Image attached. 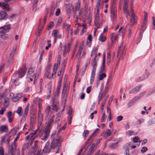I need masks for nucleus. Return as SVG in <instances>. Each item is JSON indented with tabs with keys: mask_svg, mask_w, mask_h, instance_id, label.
Wrapping results in <instances>:
<instances>
[{
	"mask_svg": "<svg viewBox=\"0 0 155 155\" xmlns=\"http://www.w3.org/2000/svg\"><path fill=\"white\" fill-rule=\"evenodd\" d=\"M3 9L7 11L9 10V8L8 4L6 3H3L2 5Z\"/></svg>",
	"mask_w": 155,
	"mask_h": 155,
	"instance_id": "28",
	"label": "nucleus"
},
{
	"mask_svg": "<svg viewBox=\"0 0 155 155\" xmlns=\"http://www.w3.org/2000/svg\"><path fill=\"white\" fill-rule=\"evenodd\" d=\"M6 33L0 31V37L4 40L6 39L8 37V35Z\"/></svg>",
	"mask_w": 155,
	"mask_h": 155,
	"instance_id": "20",
	"label": "nucleus"
},
{
	"mask_svg": "<svg viewBox=\"0 0 155 155\" xmlns=\"http://www.w3.org/2000/svg\"><path fill=\"white\" fill-rule=\"evenodd\" d=\"M89 131L88 130H86L84 131L83 133V136L84 138V139H86V138L87 136L89 134Z\"/></svg>",
	"mask_w": 155,
	"mask_h": 155,
	"instance_id": "46",
	"label": "nucleus"
},
{
	"mask_svg": "<svg viewBox=\"0 0 155 155\" xmlns=\"http://www.w3.org/2000/svg\"><path fill=\"white\" fill-rule=\"evenodd\" d=\"M28 144L27 143H25L23 144L22 148V154L23 155H24V151L25 150L26 148L28 147Z\"/></svg>",
	"mask_w": 155,
	"mask_h": 155,
	"instance_id": "37",
	"label": "nucleus"
},
{
	"mask_svg": "<svg viewBox=\"0 0 155 155\" xmlns=\"http://www.w3.org/2000/svg\"><path fill=\"white\" fill-rule=\"evenodd\" d=\"M55 66H56V65L55 64L54 65V68L53 70V73L52 74V77H53V76L54 77L56 74V72H57V66H56V67Z\"/></svg>",
	"mask_w": 155,
	"mask_h": 155,
	"instance_id": "41",
	"label": "nucleus"
},
{
	"mask_svg": "<svg viewBox=\"0 0 155 155\" xmlns=\"http://www.w3.org/2000/svg\"><path fill=\"white\" fill-rule=\"evenodd\" d=\"M66 9L67 13H70L71 10L73 11L74 13V15L75 14L74 13V7L71 4H68L66 6Z\"/></svg>",
	"mask_w": 155,
	"mask_h": 155,
	"instance_id": "11",
	"label": "nucleus"
},
{
	"mask_svg": "<svg viewBox=\"0 0 155 155\" xmlns=\"http://www.w3.org/2000/svg\"><path fill=\"white\" fill-rule=\"evenodd\" d=\"M97 48H96L94 49L93 50L91 54V56H92L94 54H95H95L97 53Z\"/></svg>",
	"mask_w": 155,
	"mask_h": 155,
	"instance_id": "52",
	"label": "nucleus"
},
{
	"mask_svg": "<svg viewBox=\"0 0 155 155\" xmlns=\"http://www.w3.org/2000/svg\"><path fill=\"white\" fill-rule=\"evenodd\" d=\"M68 94V92L66 91L64 92V93L63 92H62V95L61 97V100L62 102L64 103V105H65L66 104V101L67 100Z\"/></svg>",
	"mask_w": 155,
	"mask_h": 155,
	"instance_id": "12",
	"label": "nucleus"
},
{
	"mask_svg": "<svg viewBox=\"0 0 155 155\" xmlns=\"http://www.w3.org/2000/svg\"><path fill=\"white\" fill-rule=\"evenodd\" d=\"M17 49V45L15 46V47L12 49L11 53H10L9 56L12 57H13V56L16 52Z\"/></svg>",
	"mask_w": 155,
	"mask_h": 155,
	"instance_id": "32",
	"label": "nucleus"
},
{
	"mask_svg": "<svg viewBox=\"0 0 155 155\" xmlns=\"http://www.w3.org/2000/svg\"><path fill=\"white\" fill-rule=\"evenodd\" d=\"M48 143L47 142L44 147V149L43 150V152L46 153L48 152Z\"/></svg>",
	"mask_w": 155,
	"mask_h": 155,
	"instance_id": "35",
	"label": "nucleus"
},
{
	"mask_svg": "<svg viewBox=\"0 0 155 155\" xmlns=\"http://www.w3.org/2000/svg\"><path fill=\"white\" fill-rule=\"evenodd\" d=\"M95 71L92 70L90 79V83L91 84L93 82L95 77Z\"/></svg>",
	"mask_w": 155,
	"mask_h": 155,
	"instance_id": "25",
	"label": "nucleus"
},
{
	"mask_svg": "<svg viewBox=\"0 0 155 155\" xmlns=\"http://www.w3.org/2000/svg\"><path fill=\"white\" fill-rule=\"evenodd\" d=\"M4 151L2 148H0V155H4Z\"/></svg>",
	"mask_w": 155,
	"mask_h": 155,
	"instance_id": "62",
	"label": "nucleus"
},
{
	"mask_svg": "<svg viewBox=\"0 0 155 155\" xmlns=\"http://www.w3.org/2000/svg\"><path fill=\"white\" fill-rule=\"evenodd\" d=\"M91 86H90L88 87L86 89V91L87 94H89L91 90Z\"/></svg>",
	"mask_w": 155,
	"mask_h": 155,
	"instance_id": "63",
	"label": "nucleus"
},
{
	"mask_svg": "<svg viewBox=\"0 0 155 155\" xmlns=\"http://www.w3.org/2000/svg\"><path fill=\"white\" fill-rule=\"evenodd\" d=\"M60 13V10L59 8H58L56 12L55 15L56 16L59 15Z\"/></svg>",
	"mask_w": 155,
	"mask_h": 155,
	"instance_id": "59",
	"label": "nucleus"
},
{
	"mask_svg": "<svg viewBox=\"0 0 155 155\" xmlns=\"http://www.w3.org/2000/svg\"><path fill=\"white\" fill-rule=\"evenodd\" d=\"M139 139V138L138 137H135L133 138V141L134 142H138V140Z\"/></svg>",
	"mask_w": 155,
	"mask_h": 155,
	"instance_id": "58",
	"label": "nucleus"
},
{
	"mask_svg": "<svg viewBox=\"0 0 155 155\" xmlns=\"http://www.w3.org/2000/svg\"><path fill=\"white\" fill-rule=\"evenodd\" d=\"M11 26L10 24L4 25L0 28V29H2L0 31L5 33H7L9 31L11 28Z\"/></svg>",
	"mask_w": 155,
	"mask_h": 155,
	"instance_id": "9",
	"label": "nucleus"
},
{
	"mask_svg": "<svg viewBox=\"0 0 155 155\" xmlns=\"http://www.w3.org/2000/svg\"><path fill=\"white\" fill-rule=\"evenodd\" d=\"M123 43L120 44L118 51L117 57L119 56V59H121L123 60L124 57L125 55L126 51L124 49V47H123Z\"/></svg>",
	"mask_w": 155,
	"mask_h": 155,
	"instance_id": "3",
	"label": "nucleus"
},
{
	"mask_svg": "<svg viewBox=\"0 0 155 155\" xmlns=\"http://www.w3.org/2000/svg\"><path fill=\"white\" fill-rule=\"evenodd\" d=\"M127 134L129 135H131L134 134V132L130 130H129L127 131Z\"/></svg>",
	"mask_w": 155,
	"mask_h": 155,
	"instance_id": "60",
	"label": "nucleus"
},
{
	"mask_svg": "<svg viewBox=\"0 0 155 155\" xmlns=\"http://www.w3.org/2000/svg\"><path fill=\"white\" fill-rule=\"evenodd\" d=\"M34 69L32 68H30L29 69L27 74V78H29L30 77L31 75L34 73Z\"/></svg>",
	"mask_w": 155,
	"mask_h": 155,
	"instance_id": "21",
	"label": "nucleus"
},
{
	"mask_svg": "<svg viewBox=\"0 0 155 155\" xmlns=\"http://www.w3.org/2000/svg\"><path fill=\"white\" fill-rule=\"evenodd\" d=\"M105 62L104 61H102V65L100 71L101 72H103L105 70Z\"/></svg>",
	"mask_w": 155,
	"mask_h": 155,
	"instance_id": "39",
	"label": "nucleus"
},
{
	"mask_svg": "<svg viewBox=\"0 0 155 155\" xmlns=\"http://www.w3.org/2000/svg\"><path fill=\"white\" fill-rule=\"evenodd\" d=\"M142 87V85H139L133 88L130 91L129 93L130 94H133L137 93L139 92Z\"/></svg>",
	"mask_w": 155,
	"mask_h": 155,
	"instance_id": "7",
	"label": "nucleus"
},
{
	"mask_svg": "<svg viewBox=\"0 0 155 155\" xmlns=\"http://www.w3.org/2000/svg\"><path fill=\"white\" fill-rule=\"evenodd\" d=\"M130 144V143H127L124 144L123 146V150H125L126 148L129 149V147Z\"/></svg>",
	"mask_w": 155,
	"mask_h": 155,
	"instance_id": "49",
	"label": "nucleus"
},
{
	"mask_svg": "<svg viewBox=\"0 0 155 155\" xmlns=\"http://www.w3.org/2000/svg\"><path fill=\"white\" fill-rule=\"evenodd\" d=\"M9 105V99L6 97L4 98V106L5 108H7Z\"/></svg>",
	"mask_w": 155,
	"mask_h": 155,
	"instance_id": "23",
	"label": "nucleus"
},
{
	"mask_svg": "<svg viewBox=\"0 0 155 155\" xmlns=\"http://www.w3.org/2000/svg\"><path fill=\"white\" fill-rule=\"evenodd\" d=\"M59 79L58 81V85L56 89V91L55 94V96H58L60 90L61 86V83L62 81V77L61 76L59 77Z\"/></svg>",
	"mask_w": 155,
	"mask_h": 155,
	"instance_id": "8",
	"label": "nucleus"
},
{
	"mask_svg": "<svg viewBox=\"0 0 155 155\" xmlns=\"http://www.w3.org/2000/svg\"><path fill=\"white\" fill-rule=\"evenodd\" d=\"M27 71V68L25 66H23L22 67L20 68L18 72V77L21 78L25 74Z\"/></svg>",
	"mask_w": 155,
	"mask_h": 155,
	"instance_id": "5",
	"label": "nucleus"
},
{
	"mask_svg": "<svg viewBox=\"0 0 155 155\" xmlns=\"http://www.w3.org/2000/svg\"><path fill=\"white\" fill-rule=\"evenodd\" d=\"M54 23L53 21H51L49 24V29L52 28L54 26Z\"/></svg>",
	"mask_w": 155,
	"mask_h": 155,
	"instance_id": "57",
	"label": "nucleus"
},
{
	"mask_svg": "<svg viewBox=\"0 0 155 155\" xmlns=\"http://www.w3.org/2000/svg\"><path fill=\"white\" fill-rule=\"evenodd\" d=\"M146 93V92L145 91H143L142 92H141L139 94V96H140V98L143 97Z\"/></svg>",
	"mask_w": 155,
	"mask_h": 155,
	"instance_id": "64",
	"label": "nucleus"
},
{
	"mask_svg": "<svg viewBox=\"0 0 155 155\" xmlns=\"http://www.w3.org/2000/svg\"><path fill=\"white\" fill-rule=\"evenodd\" d=\"M103 97H104V95H103V94L100 92L99 94L98 101V104H99L100 102L102 100Z\"/></svg>",
	"mask_w": 155,
	"mask_h": 155,
	"instance_id": "44",
	"label": "nucleus"
},
{
	"mask_svg": "<svg viewBox=\"0 0 155 155\" xmlns=\"http://www.w3.org/2000/svg\"><path fill=\"white\" fill-rule=\"evenodd\" d=\"M8 130V127L6 125H2L0 127V130L2 132H6Z\"/></svg>",
	"mask_w": 155,
	"mask_h": 155,
	"instance_id": "24",
	"label": "nucleus"
},
{
	"mask_svg": "<svg viewBox=\"0 0 155 155\" xmlns=\"http://www.w3.org/2000/svg\"><path fill=\"white\" fill-rule=\"evenodd\" d=\"M149 74L148 72H146L143 77H140L137 80V81L139 82L146 79L149 76Z\"/></svg>",
	"mask_w": 155,
	"mask_h": 155,
	"instance_id": "14",
	"label": "nucleus"
},
{
	"mask_svg": "<svg viewBox=\"0 0 155 155\" xmlns=\"http://www.w3.org/2000/svg\"><path fill=\"white\" fill-rule=\"evenodd\" d=\"M119 35L122 36V38L124 37L125 32V30L124 28L122 27H121L119 30Z\"/></svg>",
	"mask_w": 155,
	"mask_h": 155,
	"instance_id": "26",
	"label": "nucleus"
},
{
	"mask_svg": "<svg viewBox=\"0 0 155 155\" xmlns=\"http://www.w3.org/2000/svg\"><path fill=\"white\" fill-rule=\"evenodd\" d=\"M61 143L59 140L54 139L51 143V147L53 149H56L55 154L59 152L60 151Z\"/></svg>",
	"mask_w": 155,
	"mask_h": 155,
	"instance_id": "2",
	"label": "nucleus"
},
{
	"mask_svg": "<svg viewBox=\"0 0 155 155\" xmlns=\"http://www.w3.org/2000/svg\"><path fill=\"white\" fill-rule=\"evenodd\" d=\"M55 6L54 5V3L52 2L51 6V8L50 10L51 12L50 15H52L53 14V13L54 11L55 8Z\"/></svg>",
	"mask_w": 155,
	"mask_h": 155,
	"instance_id": "30",
	"label": "nucleus"
},
{
	"mask_svg": "<svg viewBox=\"0 0 155 155\" xmlns=\"http://www.w3.org/2000/svg\"><path fill=\"white\" fill-rule=\"evenodd\" d=\"M133 6L132 4L130 5V22L129 24L130 27V28L132 27L133 25L136 23L137 20V17L135 16L134 13L133 12Z\"/></svg>",
	"mask_w": 155,
	"mask_h": 155,
	"instance_id": "1",
	"label": "nucleus"
},
{
	"mask_svg": "<svg viewBox=\"0 0 155 155\" xmlns=\"http://www.w3.org/2000/svg\"><path fill=\"white\" fill-rule=\"evenodd\" d=\"M43 134H44V137L42 138L41 139L44 142L46 141L48 139V125L46 126L45 129L43 130Z\"/></svg>",
	"mask_w": 155,
	"mask_h": 155,
	"instance_id": "6",
	"label": "nucleus"
},
{
	"mask_svg": "<svg viewBox=\"0 0 155 155\" xmlns=\"http://www.w3.org/2000/svg\"><path fill=\"white\" fill-rule=\"evenodd\" d=\"M106 39V38L104 36L103 34H101L99 38V41H101L102 42L104 41Z\"/></svg>",
	"mask_w": 155,
	"mask_h": 155,
	"instance_id": "38",
	"label": "nucleus"
},
{
	"mask_svg": "<svg viewBox=\"0 0 155 155\" xmlns=\"http://www.w3.org/2000/svg\"><path fill=\"white\" fill-rule=\"evenodd\" d=\"M99 15H96L94 19V23L95 26H97L99 22Z\"/></svg>",
	"mask_w": 155,
	"mask_h": 155,
	"instance_id": "33",
	"label": "nucleus"
},
{
	"mask_svg": "<svg viewBox=\"0 0 155 155\" xmlns=\"http://www.w3.org/2000/svg\"><path fill=\"white\" fill-rule=\"evenodd\" d=\"M111 62L110 55L109 53H108L107 57V64L108 65H110Z\"/></svg>",
	"mask_w": 155,
	"mask_h": 155,
	"instance_id": "34",
	"label": "nucleus"
},
{
	"mask_svg": "<svg viewBox=\"0 0 155 155\" xmlns=\"http://www.w3.org/2000/svg\"><path fill=\"white\" fill-rule=\"evenodd\" d=\"M51 104L53 107V110H55L56 112L58 111L57 106L58 104V100L54 97H53L51 100Z\"/></svg>",
	"mask_w": 155,
	"mask_h": 155,
	"instance_id": "4",
	"label": "nucleus"
},
{
	"mask_svg": "<svg viewBox=\"0 0 155 155\" xmlns=\"http://www.w3.org/2000/svg\"><path fill=\"white\" fill-rule=\"evenodd\" d=\"M36 119V117L34 114L31 115L30 116V122L31 123H34Z\"/></svg>",
	"mask_w": 155,
	"mask_h": 155,
	"instance_id": "29",
	"label": "nucleus"
},
{
	"mask_svg": "<svg viewBox=\"0 0 155 155\" xmlns=\"http://www.w3.org/2000/svg\"><path fill=\"white\" fill-rule=\"evenodd\" d=\"M16 113L18 114L20 116H21L22 114V112H21V108L19 107L17 110L16 111Z\"/></svg>",
	"mask_w": 155,
	"mask_h": 155,
	"instance_id": "42",
	"label": "nucleus"
},
{
	"mask_svg": "<svg viewBox=\"0 0 155 155\" xmlns=\"http://www.w3.org/2000/svg\"><path fill=\"white\" fill-rule=\"evenodd\" d=\"M147 148L145 147H143L141 149V151L142 153H144L147 150Z\"/></svg>",
	"mask_w": 155,
	"mask_h": 155,
	"instance_id": "56",
	"label": "nucleus"
},
{
	"mask_svg": "<svg viewBox=\"0 0 155 155\" xmlns=\"http://www.w3.org/2000/svg\"><path fill=\"white\" fill-rule=\"evenodd\" d=\"M140 99V96H135L134 98L132 99L135 102V103L137 101Z\"/></svg>",
	"mask_w": 155,
	"mask_h": 155,
	"instance_id": "50",
	"label": "nucleus"
},
{
	"mask_svg": "<svg viewBox=\"0 0 155 155\" xmlns=\"http://www.w3.org/2000/svg\"><path fill=\"white\" fill-rule=\"evenodd\" d=\"M111 16L114 18L116 15V9L114 6H111L110 8Z\"/></svg>",
	"mask_w": 155,
	"mask_h": 155,
	"instance_id": "13",
	"label": "nucleus"
},
{
	"mask_svg": "<svg viewBox=\"0 0 155 155\" xmlns=\"http://www.w3.org/2000/svg\"><path fill=\"white\" fill-rule=\"evenodd\" d=\"M106 119V116H105V113H103L102 115V116L101 118V122H104L105 120Z\"/></svg>",
	"mask_w": 155,
	"mask_h": 155,
	"instance_id": "54",
	"label": "nucleus"
},
{
	"mask_svg": "<svg viewBox=\"0 0 155 155\" xmlns=\"http://www.w3.org/2000/svg\"><path fill=\"white\" fill-rule=\"evenodd\" d=\"M120 142L119 140H118L117 142L115 143H111L109 144V147L111 149H114L115 148V145L117 144L118 142Z\"/></svg>",
	"mask_w": 155,
	"mask_h": 155,
	"instance_id": "31",
	"label": "nucleus"
},
{
	"mask_svg": "<svg viewBox=\"0 0 155 155\" xmlns=\"http://www.w3.org/2000/svg\"><path fill=\"white\" fill-rule=\"evenodd\" d=\"M13 147L12 145H11L10 148L8 150V153H10L11 155H15V154L13 153Z\"/></svg>",
	"mask_w": 155,
	"mask_h": 155,
	"instance_id": "45",
	"label": "nucleus"
},
{
	"mask_svg": "<svg viewBox=\"0 0 155 155\" xmlns=\"http://www.w3.org/2000/svg\"><path fill=\"white\" fill-rule=\"evenodd\" d=\"M98 60L96 59L95 58H94V61H93L92 62L91 64L92 66L93 67V70H92L94 71H95L96 68V67L97 66V61Z\"/></svg>",
	"mask_w": 155,
	"mask_h": 155,
	"instance_id": "22",
	"label": "nucleus"
},
{
	"mask_svg": "<svg viewBox=\"0 0 155 155\" xmlns=\"http://www.w3.org/2000/svg\"><path fill=\"white\" fill-rule=\"evenodd\" d=\"M99 80H102L106 77V74L104 73H102L100 75L99 74Z\"/></svg>",
	"mask_w": 155,
	"mask_h": 155,
	"instance_id": "40",
	"label": "nucleus"
},
{
	"mask_svg": "<svg viewBox=\"0 0 155 155\" xmlns=\"http://www.w3.org/2000/svg\"><path fill=\"white\" fill-rule=\"evenodd\" d=\"M144 121V119L143 118H140L137 120L136 122L135 125H138L140 124Z\"/></svg>",
	"mask_w": 155,
	"mask_h": 155,
	"instance_id": "36",
	"label": "nucleus"
},
{
	"mask_svg": "<svg viewBox=\"0 0 155 155\" xmlns=\"http://www.w3.org/2000/svg\"><path fill=\"white\" fill-rule=\"evenodd\" d=\"M123 117L122 116H117L116 117L117 121V122H119L121 121L122 120Z\"/></svg>",
	"mask_w": 155,
	"mask_h": 155,
	"instance_id": "51",
	"label": "nucleus"
},
{
	"mask_svg": "<svg viewBox=\"0 0 155 155\" xmlns=\"http://www.w3.org/2000/svg\"><path fill=\"white\" fill-rule=\"evenodd\" d=\"M69 51V49L67 48V45H65L63 46V55L65 57L66 54L67 52H68Z\"/></svg>",
	"mask_w": 155,
	"mask_h": 155,
	"instance_id": "27",
	"label": "nucleus"
},
{
	"mask_svg": "<svg viewBox=\"0 0 155 155\" xmlns=\"http://www.w3.org/2000/svg\"><path fill=\"white\" fill-rule=\"evenodd\" d=\"M7 13L4 11L0 12V20L5 19L6 18Z\"/></svg>",
	"mask_w": 155,
	"mask_h": 155,
	"instance_id": "17",
	"label": "nucleus"
},
{
	"mask_svg": "<svg viewBox=\"0 0 155 155\" xmlns=\"http://www.w3.org/2000/svg\"><path fill=\"white\" fill-rule=\"evenodd\" d=\"M135 103V102H134V100L132 99L127 104L128 107H130L131 106H133Z\"/></svg>",
	"mask_w": 155,
	"mask_h": 155,
	"instance_id": "43",
	"label": "nucleus"
},
{
	"mask_svg": "<svg viewBox=\"0 0 155 155\" xmlns=\"http://www.w3.org/2000/svg\"><path fill=\"white\" fill-rule=\"evenodd\" d=\"M43 120L42 114L39 110L38 114V126H40L41 124V121Z\"/></svg>",
	"mask_w": 155,
	"mask_h": 155,
	"instance_id": "16",
	"label": "nucleus"
},
{
	"mask_svg": "<svg viewBox=\"0 0 155 155\" xmlns=\"http://www.w3.org/2000/svg\"><path fill=\"white\" fill-rule=\"evenodd\" d=\"M73 111L70 108L69 111L67 112V114H69L68 117V123L70 124L71 123V119L72 118V115L73 114Z\"/></svg>",
	"mask_w": 155,
	"mask_h": 155,
	"instance_id": "15",
	"label": "nucleus"
},
{
	"mask_svg": "<svg viewBox=\"0 0 155 155\" xmlns=\"http://www.w3.org/2000/svg\"><path fill=\"white\" fill-rule=\"evenodd\" d=\"M154 93L153 91H152V90L146 94V96L148 97L150 95L152 94L153 93Z\"/></svg>",
	"mask_w": 155,
	"mask_h": 155,
	"instance_id": "61",
	"label": "nucleus"
},
{
	"mask_svg": "<svg viewBox=\"0 0 155 155\" xmlns=\"http://www.w3.org/2000/svg\"><path fill=\"white\" fill-rule=\"evenodd\" d=\"M58 31L55 29L52 32V35L55 37V39H56V36H57V35L58 34Z\"/></svg>",
	"mask_w": 155,
	"mask_h": 155,
	"instance_id": "47",
	"label": "nucleus"
},
{
	"mask_svg": "<svg viewBox=\"0 0 155 155\" xmlns=\"http://www.w3.org/2000/svg\"><path fill=\"white\" fill-rule=\"evenodd\" d=\"M128 4L124 3L123 5V11L124 14L125 15L126 18L128 17V16H130V14L127 10Z\"/></svg>",
	"mask_w": 155,
	"mask_h": 155,
	"instance_id": "10",
	"label": "nucleus"
},
{
	"mask_svg": "<svg viewBox=\"0 0 155 155\" xmlns=\"http://www.w3.org/2000/svg\"><path fill=\"white\" fill-rule=\"evenodd\" d=\"M111 134V132L110 130L109 129H107L106 132L105 133V134L107 136L109 137L110 136Z\"/></svg>",
	"mask_w": 155,
	"mask_h": 155,
	"instance_id": "48",
	"label": "nucleus"
},
{
	"mask_svg": "<svg viewBox=\"0 0 155 155\" xmlns=\"http://www.w3.org/2000/svg\"><path fill=\"white\" fill-rule=\"evenodd\" d=\"M22 93H19L15 97L19 100V99L22 97Z\"/></svg>",
	"mask_w": 155,
	"mask_h": 155,
	"instance_id": "55",
	"label": "nucleus"
},
{
	"mask_svg": "<svg viewBox=\"0 0 155 155\" xmlns=\"http://www.w3.org/2000/svg\"><path fill=\"white\" fill-rule=\"evenodd\" d=\"M83 44H82L79 47V49H78V53L76 54V56H78V55H79V58H78V60L79 59V58H80V56L81 53V52H82V49H83Z\"/></svg>",
	"mask_w": 155,
	"mask_h": 155,
	"instance_id": "19",
	"label": "nucleus"
},
{
	"mask_svg": "<svg viewBox=\"0 0 155 155\" xmlns=\"http://www.w3.org/2000/svg\"><path fill=\"white\" fill-rule=\"evenodd\" d=\"M42 29H38V31H37V32L36 33V36H37V37H38L40 35L42 32Z\"/></svg>",
	"mask_w": 155,
	"mask_h": 155,
	"instance_id": "53",
	"label": "nucleus"
},
{
	"mask_svg": "<svg viewBox=\"0 0 155 155\" xmlns=\"http://www.w3.org/2000/svg\"><path fill=\"white\" fill-rule=\"evenodd\" d=\"M81 11L80 10H78V14L76 16L75 18V22H78L79 20H81Z\"/></svg>",
	"mask_w": 155,
	"mask_h": 155,
	"instance_id": "18",
	"label": "nucleus"
}]
</instances>
